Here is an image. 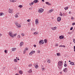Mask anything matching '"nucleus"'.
<instances>
[{"instance_id":"nucleus-1","label":"nucleus","mask_w":75,"mask_h":75,"mask_svg":"<svg viewBox=\"0 0 75 75\" xmlns=\"http://www.w3.org/2000/svg\"><path fill=\"white\" fill-rule=\"evenodd\" d=\"M63 65V62L61 61H59L58 64V68L60 70H61L62 68V65Z\"/></svg>"},{"instance_id":"nucleus-2","label":"nucleus","mask_w":75,"mask_h":75,"mask_svg":"<svg viewBox=\"0 0 75 75\" xmlns=\"http://www.w3.org/2000/svg\"><path fill=\"white\" fill-rule=\"evenodd\" d=\"M8 34L11 38H14V36H13V33L12 31H11L9 32Z\"/></svg>"},{"instance_id":"nucleus-3","label":"nucleus","mask_w":75,"mask_h":75,"mask_svg":"<svg viewBox=\"0 0 75 75\" xmlns=\"http://www.w3.org/2000/svg\"><path fill=\"white\" fill-rule=\"evenodd\" d=\"M44 11V9L42 8H40L38 10L39 13H42Z\"/></svg>"},{"instance_id":"nucleus-4","label":"nucleus","mask_w":75,"mask_h":75,"mask_svg":"<svg viewBox=\"0 0 75 75\" xmlns=\"http://www.w3.org/2000/svg\"><path fill=\"white\" fill-rule=\"evenodd\" d=\"M39 42V44L40 45L41 44H44V41L42 40H40Z\"/></svg>"},{"instance_id":"nucleus-5","label":"nucleus","mask_w":75,"mask_h":75,"mask_svg":"<svg viewBox=\"0 0 75 75\" xmlns=\"http://www.w3.org/2000/svg\"><path fill=\"white\" fill-rule=\"evenodd\" d=\"M16 24L17 26V28H20V27H21V25L18 23H16Z\"/></svg>"},{"instance_id":"nucleus-6","label":"nucleus","mask_w":75,"mask_h":75,"mask_svg":"<svg viewBox=\"0 0 75 75\" xmlns=\"http://www.w3.org/2000/svg\"><path fill=\"white\" fill-rule=\"evenodd\" d=\"M35 23L36 25H38V24L39 23L38 22V19H36L35 20Z\"/></svg>"},{"instance_id":"nucleus-7","label":"nucleus","mask_w":75,"mask_h":75,"mask_svg":"<svg viewBox=\"0 0 75 75\" xmlns=\"http://www.w3.org/2000/svg\"><path fill=\"white\" fill-rule=\"evenodd\" d=\"M9 13H11V14H13V10L10 8L9 9Z\"/></svg>"},{"instance_id":"nucleus-8","label":"nucleus","mask_w":75,"mask_h":75,"mask_svg":"<svg viewBox=\"0 0 75 75\" xmlns=\"http://www.w3.org/2000/svg\"><path fill=\"white\" fill-rule=\"evenodd\" d=\"M57 21L59 22L61 21V18L59 17H57Z\"/></svg>"},{"instance_id":"nucleus-9","label":"nucleus","mask_w":75,"mask_h":75,"mask_svg":"<svg viewBox=\"0 0 75 75\" xmlns=\"http://www.w3.org/2000/svg\"><path fill=\"white\" fill-rule=\"evenodd\" d=\"M59 39L62 40L63 39H64V38H65L64 37V36H62V35L59 36Z\"/></svg>"},{"instance_id":"nucleus-10","label":"nucleus","mask_w":75,"mask_h":75,"mask_svg":"<svg viewBox=\"0 0 75 75\" xmlns=\"http://www.w3.org/2000/svg\"><path fill=\"white\" fill-rule=\"evenodd\" d=\"M51 28L52 30H55L57 29V27H51Z\"/></svg>"},{"instance_id":"nucleus-11","label":"nucleus","mask_w":75,"mask_h":75,"mask_svg":"<svg viewBox=\"0 0 75 75\" xmlns=\"http://www.w3.org/2000/svg\"><path fill=\"white\" fill-rule=\"evenodd\" d=\"M53 11H54V9H52L49 11L48 13H52Z\"/></svg>"},{"instance_id":"nucleus-12","label":"nucleus","mask_w":75,"mask_h":75,"mask_svg":"<svg viewBox=\"0 0 75 75\" xmlns=\"http://www.w3.org/2000/svg\"><path fill=\"white\" fill-rule=\"evenodd\" d=\"M38 32H35L33 33V35H38Z\"/></svg>"},{"instance_id":"nucleus-13","label":"nucleus","mask_w":75,"mask_h":75,"mask_svg":"<svg viewBox=\"0 0 75 75\" xmlns=\"http://www.w3.org/2000/svg\"><path fill=\"white\" fill-rule=\"evenodd\" d=\"M24 45V42H21L20 43V47H21L22 45Z\"/></svg>"},{"instance_id":"nucleus-14","label":"nucleus","mask_w":75,"mask_h":75,"mask_svg":"<svg viewBox=\"0 0 75 75\" xmlns=\"http://www.w3.org/2000/svg\"><path fill=\"white\" fill-rule=\"evenodd\" d=\"M46 4H47V5H48L49 6H51V4L48 2H45Z\"/></svg>"},{"instance_id":"nucleus-15","label":"nucleus","mask_w":75,"mask_h":75,"mask_svg":"<svg viewBox=\"0 0 75 75\" xmlns=\"http://www.w3.org/2000/svg\"><path fill=\"white\" fill-rule=\"evenodd\" d=\"M39 1L38 0H35L34 1H33V3H37Z\"/></svg>"},{"instance_id":"nucleus-16","label":"nucleus","mask_w":75,"mask_h":75,"mask_svg":"<svg viewBox=\"0 0 75 75\" xmlns=\"http://www.w3.org/2000/svg\"><path fill=\"white\" fill-rule=\"evenodd\" d=\"M28 73H31L32 72V69H30L29 71H28Z\"/></svg>"},{"instance_id":"nucleus-17","label":"nucleus","mask_w":75,"mask_h":75,"mask_svg":"<svg viewBox=\"0 0 75 75\" xmlns=\"http://www.w3.org/2000/svg\"><path fill=\"white\" fill-rule=\"evenodd\" d=\"M70 64H71V65H75V64H74V62H71L70 63Z\"/></svg>"},{"instance_id":"nucleus-18","label":"nucleus","mask_w":75,"mask_h":75,"mask_svg":"<svg viewBox=\"0 0 75 75\" xmlns=\"http://www.w3.org/2000/svg\"><path fill=\"white\" fill-rule=\"evenodd\" d=\"M17 60H18V59H14L13 60L14 62H17Z\"/></svg>"},{"instance_id":"nucleus-19","label":"nucleus","mask_w":75,"mask_h":75,"mask_svg":"<svg viewBox=\"0 0 75 75\" xmlns=\"http://www.w3.org/2000/svg\"><path fill=\"white\" fill-rule=\"evenodd\" d=\"M16 50V48H13L12 49V51H15Z\"/></svg>"},{"instance_id":"nucleus-20","label":"nucleus","mask_w":75,"mask_h":75,"mask_svg":"<svg viewBox=\"0 0 75 75\" xmlns=\"http://www.w3.org/2000/svg\"><path fill=\"white\" fill-rule=\"evenodd\" d=\"M4 13L3 12L0 13V16H4Z\"/></svg>"},{"instance_id":"nucleus-21","label":"nucleus","mask_w":75,"mask_h":75,"mask_svg":"<svg viewBox=\"0 0 75 75\" xmlns=\"http://www.w3.org/2000/svg\"><path fill=\"white\" fill-rule=\"evenodd\" d=\"M44 41L45 43V44H46V43H47V39H45L44 40Z\"/></svg>"},{"instance_id":"nucleus-22","label":"nucleus","mask_w":75,"mask_h":75,"mask_svg":"<svg viewBox=\"0 0 75 75\" xmlns=\"http://www.w3.org/2000/svg\"><path fill=\"white\" fill-rule=\"evenodd\" d=\"M19 74H23V71H22L21 70H20L19 72Z\"/></svg>"},{"instance_id":"nucleus-23","label":"nucleus","mask_w":75,"mask_h":75,"mask_svg":"<svg viewBox=\"0 0 75 75\" xmlns=\"http://www.w3.org/2000/svg\"><path fill=\"white\" fill-rule=\"evenodd\" d=\"M47 62L48 63H50V62H51V61H50V59H48L47 60Z\"/></svg>"},{"instance_id":"nucleus-24","label":"nucleus","mask_w":75,"mask_h":75,"mask_svg":"<svg viewBox=\"0 0 75 75\" xmlns=\"http://www.w3.org/2000/svg\"><path fill=\"white\" fill-rule=\"evenodd\" d=\"M57 56H60V55H61V54H60V53H57Z\"/></svg>"},{"instance_id":"nucleus-25","label":"nucleus","mask_w":75,"mask_h":75,"mask_svg":"<svg viewBox=\"0 0 75 75\" xmlns=\"http://www.w3.org/2000/svg\"><path fill=\"white\" fill-rule=\"evenodd\" d=\"M59 47H64V48H65V46L60 45L59 46Z\"/></svg>"},{"instance_id":"nucleus-26","label":"nucleus","mask_w":75,"mask_h":75,"mask_svg":"<svg viewBox=\"0 0 75 75\" xmlns=\"http://www.w3.org/2000/svg\"><path fill=\"white\" fill-rule=\"evenodd\" d=\"M63 71L64 72H67V68H65V69H64Z\"/></svg>"},{"instance_id":"nucleus-27","label":"nucleus","mask_w":75,"mask_h":75,"mask_svg":"<svg viewBox=\"0 0 75 75\" xmlns=\"http://www.w3.org/2000/svg\"><path fill=\"white\" fill-rule=\"evenodd\" d=\"M35 68L37 69L38 68V64H37L35 67Z\"/></svg>"},{"instance_id":"nucleus-28","label":"nucleus","mask_w":75,"mask_h":75,"mask_svg":"<svg viewBox=\"0 0 75 75\" xmlns=\"http://www.w3.org/2000/svg\"><path fill=\"white\" fill-rule=\"evenodd\" d=\"M23 6L22 5H20L18 6V7L19 8H22V7H23Z\"/></svg>"},{"instance_id":"nucleus-29","label":"nucleus","mask_w":75,"mask_h":75,"mask_svg":"<svg viewBox=\"0 0 75 75\" xmlns=\"http://www.w3.org/2000/svg\"><path fill=\"white\" fill-rule=\"evenodd\" d=\"M9 1L10 2H12V3H14L15 2V1L14 0H10Z\"/></svg>"},{"instance_id":"nucleus-30","label":"nucleus","mask_w":75,"mask_h":75,"mask_svg":"<svg viewBox=\"0 0 75 75\" xmlns=\"http://www.w3.org/2000/svg\"><path fill=\"white\" fill-rule=\"evenodd\" d=\"M21 37V36H20V35H18V39H20Z\"/></svg>"},{"instance_id":"nucleus-31","label":"nucleus","mask_w":75,"mask_h":75,"mask_svg":"<svg viewBox=\"0 0 75 75\" xmlns=\"http://www.w3.org/2000/svg\"><path fill=\"white\" fill-rule=\"evenodd\" d=\"M17 33H15V34H13V37H16V35H17Z\"/></svg>"},{"instance_id":"nucleus-32","label":"nucleus","mask_w":75,"mask_h":75,"mask_svg":"<svg viewBox=\"0 0 75 75\" xmlns=\"http://www.w3.org/2000/svg\"><path fill=\"white\" fill-rule=\"evenodd\" d=\"M21 35L22 36V37L24 36V33H21Z\"/></svg>"},{"instance_id":"nucleus-33","label":"nucleus","mask_w":75,"mask_h":75,"mask_svg":"<svg viewBox=\"0 0 75 75\" xmlns=\"http://www.w3.org/2000/svg\"><path fill=\"white\" fill-rule=\"evenodd\" d=\"M31 52L32 54H34V53L35 52V51H31Z\"/></svg>"},{"instance_id":"nucleus-34","label":"nucleus","mask_w":75,"mask_h":75,"mask_svg":"<svg viewBox=\"0 0 75 75\" xmlns=\"http://www.w3.org/2000/svg\"><path fill=\"white\" fill-rule=\"evenodd\" d=\"M68 7H66L64 8V9L65 10H68Z\"/></svg>"},{"instance_id":"nucleus-35","label":"nucleus","mask_w":75,"mask_h":75,"mask_svg":"<svg viewBox=\"0 0 75 75\" xmlns=\"http://www.w3.org/2000/svg\"><path fill=\"white\" fill-rule=\"evenodd\" d=\"M25 52H26V50H25L23 51V54H25Z\"/></svg>"},{"instance_id":"nucleus-36","label":"nucleus","mask_w":75,"mask_h":75,"mask_svg":"<svg viewBox=\"0 0 75 75\" xmlns=\"http://www.w3.org/2000/svg\"><path fill=\"white\" fill-rule=\"evenodd\" d=\"M4 52L5 54H7V50H4Z\"/></svg>"},{"instance_id":"nucleus-37","label":"nucleus","mask_w":75,"mask_h":75,"mask_svg":"<svg viewBox=\"0 0 75 75\" xmlns=\"http://www.w3.org/2000/svg\"><path fill=\"white\" fill-rule=\"evenodd\" d=\"M29 55H33V53H32V52H31L29 54Z\"/></svg>"},{"instance_id":"nucleus-38","label":"nucleus","mask_w":75,"mask_h":75,"mask_svg":"<svg viewBox=\"0 0 75 75\" xmlns=\"http://www.w3.org/2000/svg\"><path fill=\"white\" fill-rule=\"evenodd\" d=\"M64 67H67V64L65 63L64 64Z\"/></svg>"},{"instance_id":"nucleus-39","label":"nucleus","mask_w":75,"mask_h":75,"mask_svg":"<svg viewBox=\"0 0 75 75\" xmlns=\"http://www.w3.org/2000/svg\"><path fill=\"white\" fill-rule=\"evenodd\" d=\"M32 64H29L28 65V67H32Z\"/></svg>"},{"instance_id":"nucleus-40","label":"nucleus","mask_w":75,"mask_h":75,"mask_svg":"<svg viewBox=\"0 0 75 75\" xmlns=\"http://www.w3.org/2000/svg\"><path fill=\"white\" fill-rule=\"evenodd\" d=\"M18 17V15H15V17H16V18H17V17Z\"/></svg>"},{"instance_id":"nucleus-41","label":"nucleus","mask_w":75,"mask_h":75,"mask_svg":"<svg viewBox=\"0 0 75 75\" xmlns=\"http://www.w3.org/2000/svg\"><path fill=\"white\" fill-rule=\"evenodd\" d=\"M31 21V19H28L27 20V21L28 22H30V21Z\"/></svg>"},{"instance_id":"nucleus-42","label":"nucleus","mask_w":75,"mask_h":75,"mask_svg":"<svg viewBox=\"0 0 75 75\" xmlns=\"http://www.w3.org/2000/svg\"><path fill=\"white\" fill-rule=\"evenodd\" d=\"M59 15L60 16H63V14H62L61 12H60V14H59Z\"/></svg>"},{"instance_id":"nucleus-43","label":"nucleus","mask_w":75,"mask_h":75,"mask_svg":"<svg viewBox=\"0 0 75 75\" xmlns=\"http://www.w3.org/2000/svg\"><path fill=\"white\" fill-rule=\"evenodd\" d=\"M37 52L38 53H40V50H38L37 51Z\"/></svg>"},{"instance_id":"nucleus-44","label":"nucleus","mask_w":75,"mask_h":75,"mask_svg":"<svg viewBox=\"0 0 75 75\" xmlns=\"http://www.w3.org/2000/svg\"><path fill=\"white\" fill-rule=\"evenodd\" d=\"M73 29V27H71L70 29V30H72V29Z\"/></svg>"},{"instance_id":"nucleus-45","label":"nucleus","mask_w":75,"mask_h":75,"mask_svg":"<svg viewBox=\"0 0 75 75\" xmlns=\"http://www.w3.org/2000/svg\"><path fill=\"white\" fill-rule=\"evenodd\" d=\"M42 69V68H44V66H43L42 65H41V66Z\"/></svg>"},{"instance_id":"nucleus-46","label":"nucleus","mask_w":75,"mask_h":75,"mask_svg":"<svg viewBox=\"0 0 75 75\" xmlns=\"http://www.w3.org/2000/svg\"><path fill=\"white\" fill-rule=\"evenodd\" d=\"M74 51L75 52V46H74Z\"/></svg>"},{"instance_id":"nucleus-47","label":"nucleus","mask_w":75,"mask_h":75,"mask_svg":"<svg viewBox=\"0 0 75 75\" xmlns=\"http://www.w3.org/2000/svg\"><path fill=\"white\" fill-rule=\"evenodd\" d=\"M42 69V71H44V70H45V68H43Z\"/></svg>"},{"instance_id":"nucleus-48","label":"nucleus","mask_w":75,"mask_h":75,"mask_svg":"<svg viewBox=\"0 0 75 75\" xmlns=\"http://www.w3.org/2000/svg\"><path fill=\"white\" fill-rule=\"evenodd\" d=\"M72 24V25H75V23L74 22Z\"/></svg>"},{"instance_id":"nucleus-49","label":"nucleus","mask_w":75,"mask_h":75,"mask_svg":"<svg viewBox=\"0 0 75 75\" xmlns=\"http://www.w3.org/2000/svg\"><path fill=\"white\" fill-rule=\"evenodd\" d=\"M2 35V34L0 33V37H1Z\"/></svg>"},{"instance_id":"nucleus-50","label":"nucleus","mask_w":75,"mask_h":75,"mask_svg":"<svg viewBox=\"0 0 75 75\" xmlns=\"http://www.w3.org/2000/svg\"><path fill=\"white\" fill-rule=\"evenodd\" d=\"M31 4L32 5H33V4H34V1H33V2H32L31 3Z\"/></svg>"},{"instance_id":"nucleus-51","label":"nucleus","mask_w":75,"mask_h":75,"mask_svg":"<svg viewBox=\"0 0 75 75\" xmlns=\"http://www.w3.org/2000/svg\"><path fill=\"white\" fill-rule=\"evenodd\" d=\"M33 46L34 47H37V45H34Z\"/></svg>"},{"instance_id":"nucleus-52","label":"nucleus","mask_w":75,"mask_h":75,"mask_svg":"<svg viewBox=\"0 0 75 75\" xmlns=\"http://www.w3.org/2000/svg\"><path fill=\"white\" fill-rule=\"evenodd\" d=\"M5 68H6V67H3V69H5Z\"/></svg>"},{"instance_id":"nucleus-53","label":"nucleus","mask_w":75,"mask_h":75,"mask_svg":"<svg viewBox=\"0 0 75 75\" xmlns=\"http://www.w3.org/2000/svg\"><path fill=\"white\" fill-rule=\"evenodd\" d=\"M25 50L26 51H27V50H28V49H27V48H25Z\"/></svg>"},{"instance_id":"nucleus-54","label":"nucleus","mask_w":75,"mask_h":75,"mask_svg":"<svg viewBox=\"0 0 75 75\" xmlns=\"http://www.w3.org/2000/svg\"><path fill=\"white\" fill-rule=\"evenodd\" d=\"M28 25H31V23H28Z\"/></svg>"},{"instance_id":"nucleus-55","label":"nucleus","mask_w":75,"mask_h":75,"mask_svg":"<svg viewBox=\"0 0 75 75\" xmlns=\"http://www.w3.org/2000/svg\"><path fill=\"white\" fill-rule=\"evenodd\" d=\"M15 75H19V74L17 73V74H16Z\"/></svg>"},{"instance_id":"nucleus-56","label":"nucleus","mask_w":75,"mask_h":75,"mask_svg":"<svg viewBox=\"0 0 75 75\" xmlns=\"http://www.w3.org/2000/svg\"><path fill=\"white\" fill-rule=\"evenodd\" d=\"M58 44H57L56 45V46H58Z\"/></svg>"},{"instance_id":"nucleus-57","label":"nucleus","mask_w":75,"mask_h":75,"mask_svg":"<svg viewBox=\"0 0 75 75\" xmlns=\"http://www.w3.org/2000/svg\"><path fill=\"white\" fill-rule=\"evenodd\" d=\"M32 4H31L30 3H29V5L30 6H31Z\"/></svg>"},{"instance_id":"nucleus-58","label":"nucleus","mask_w":75,"mask_h":75,"mask_svg":"<svg viewBox=\"0 0 75 75\" xmlns=\"http://www.w3.org/2000/svg\"><path fill=\"white\" fill-rule=\"evenodd\" d=\"M29 10H31V8H29Z\"/></svg>"},{"instance_id":"nucleus-59","label":"nucleus","mask_w":75,"mask_h":75,"mask_svg":"<svg viewBox=\"0 0 75 75\" xmlns=\"http://www.w3.org/2000/svg\"><path fill=\"white\" fill-rule=\"evenodd\" d=\"M71 20H74V18H73V17H71Z\"/></svg>"},{"instance_id":"nucleus-60","label":"nucleus","mask_w":75,"mask_h":75,"mask_svg":"<svg viewBox=\"0 0 75 75\" xmlns=\"http://www.w3.org/2000/svg\"><path fill=\"white\" fill-rule=\"evenodd\" d=\"M42 1H43V2H44V1H44V0H42Z\"/></svg>"},{"instance_id":"nucleus-61","label":"nucleus","mask_w":75,"mask_h":75,"mask_svg":"<svg viewBox=\"0 0 75 75\" xmlns=\"http://www.w3.org/2000/svg\"><path fill=\"white\" fill-rule=\"evenodd\" d=\"M68 34H71V33L70 32H68Z\"/></svg>"},{"instance_id":"nucleus-62","label":"nucleus","mask_w":75,"mask_h":75,"mask_svg":"<svg viewBox=\"0 0 75 75\" xmlns=\"http://www.w3.org/2000/svg\"><path fill=\"white\" fill-rule=\"evenodd\" d=\"M60 74H62V72L60 71Z\"/></svg>"},{"instance_id":"nucleus-63","label":"nucleus","mask_w":75,"mask_h":75,"mask_svg":"<svg viewBox=\"0 0 75 75\" xmlns=\"http://www.w3.org/2000/svg\"><path fill=\"white\" fill-rule=\"evenodd\" d=\"M69 14H71V11H69Z\"/></svg>"},{"instance_id":"nucleus-64","label":"nucleus","mask_w":75,"mask_h":75,"mask_svg":"<svg viewBox=\"0 0 75 75\" xmlns=\"http://www.w3.org/2000/svg\"><path fill=\"white\" fill-rule=\"evenodd\" d=\"M17 0H16V1H14L15 2H16V1H17Z\"/></svg>"}]
</instances>
